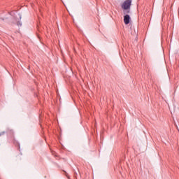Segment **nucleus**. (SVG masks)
<instances>
[{"instance_id": "nucleus-1", "label": "nucleus", "mask_w": 179, "mask_h": 179, "mask_svg": "<svg viewBox=\"0 0 179 179\" xmlns=\"http://www.w3.org/2000/svg\"><path fill=\"white\" fill-rule=\"evenodd\" d=\"M131 3H132L131 0H126L123 5L122 6V8H123L124 10H128L131 8Z\"/></svg>"}, {"instance_id": "nucleus-2", "label": "nucleus", "mask_w": 179, "mask_h": 179, "mask_svg": "<svg viewBox=\"0 0 179 179\" xmlns=\"http://www.w3.org/2000/svg\"><path fill=\"white\" fill-rule=\"evenodd\" d=\"M129 22H131V17L129 16V15L126 14L124 16V24H129Z\"/></svg>"}, {"instance_id": "nucleus-3", "label": "nucleus", "mask_w": 179, "mask_h": 179, "mask_svg": "<svg viewBox=\"0 0 179 179\" xmlns=\"http://www.w3.org/2000/svg\"><path fill=\"white\" fill-rule=\"evenodd\" d=\"M129 12H131V10H129L124 11V15H128V13H129Z\"/></svg>"}, {"instance_id": "nucleus-4", "label": "nucleus", "mask_w": 179, "mask_h": 179, "mask_svg": "<svg viewBox=\"0 0 179 179\" xmlns=\"http://www.w3.org/2000/svg\"><path fill=\"white\" fill-rule=\"evenodd\" d=\"M17 26H22V22H17Z\"/></svg>"}, {"instance_id": "nucleus-5", "label": "nucleus", "mask_w": 179, "mask_h": 179, "mask_svg": "<svg viewBox=\"0 0 179 179\" xmlns=\"http://www.w3.org/2000/svg\"><path fill=\"white\" fill-rule=\"evenodd\" d=\"M0 179H1V176H0Z\"/></svg>"}]
</instances>
